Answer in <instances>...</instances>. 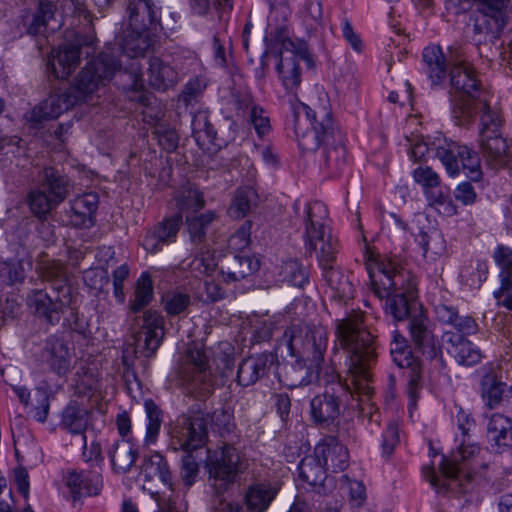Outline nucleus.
<instances>
[{
    "instance_id": "f257e3e1",
    "label": "nucleus",
    "mask_w": 512,
    "mask_h": 512,
    "mask_svg": "<svg viewBox=\"0 0 512 512\" xmlns=\"http://www.w3.org/2000/svg\"><path fill=\"white\" fill-rule=\"evenodd\" d=\"M336 337L347 355L349 381L342 384L336 375V386L342 391L370 399L373 394L371 369L377 358V344L375 336L364 325L363 313L354 312L339 320Z\"/></svg>"
},
{
    "instance_id": "f03ea898",
    "label": "nucleus",
    "mask_w": 512,
    "mask_h": 512,
    "mask_svg": "<svg viewBox=\"0 0 512 512\" xmlns=\"http://www.w3.org/2000/svg\"><path fill=\"white\" fill-rule=\"evenodd\" d=\"M329 107L326 100L312 106L295 101L292 103L294 132L302 149L314 150L323 144L325 165L337 172L346 162L344 136L329 127Z\"/></svg>"
},
{
    "instance_id": "7ed1b4c3",
    "label": "nucleus",
    "mask_w": 512,
    "mask_h": 512,
    "mask_svg": "<svg viewBox=\"0 0 512 512\" xmlns=\"http://www.w3.org/2000/svg\"><path fill=\"white\" fill-rule=\"evenodd\" d=\"M369 275L374 294L387 299V312L397 321L404 320L416 295V281L411 272L396 259L386 257L369 268Z\"/></svg>"
},
{
    "instance_id": "20e7f679",
    "label": "nucleus",
    "mask_w": 512,
    "mask_h": 512,
    "mask_svg": "<svg viewBox=\"0 0 512 512\" xmlns=\"http://www.w3.org/2000/svg\"><path fill=\"white\" fill-rule=\"evenodd\" d=\"M450 82L457 95L453 100L452 115L457 125H469L476 116V106L487 107V93L473 66L458 49L450 50Z\"/></svg>"
},
{
    "instance_id": "39448f33",
    "label": "nucleus",
    "mask_w": 512,
    "mask_h": 512,
    "mask_svg": "<svg viewBox=\"0 0 512 512\" xmlns=\"http://www.w3.org/2000/svg\"><path fill=\"white\" fill-rule=\"evenodd\" d=\"M120 63L109 53H101L89 61L65 90L75 106L94 104L100 90L112 79Z\"/></svg>"
},
{
    "instance_id": "423d86ee",
    "label": "nucleus",
    "mask_w": 512,
    "mask_h": 512,
    "mask_svg": "<svg viewBox=\"0 0 512 512\" xmlns=\"http://www.w3.org/2000/svg\"><path fill=\"white\" fill-rule=\"evenodd\" d=\"M177 375L182 385L199 397L210 395L215 388V377L208 350L198 343L188 345L177 364Z\"/></svg>"
},
{
    "instance_id": "0eeeda50",
    "label": "nucleus",
    "mask_w": 512,
    "mask_h": 512,
    "mask_svg": "<svg viewBox=\"0 0 512 512\" xmlns=\"http://www.w3.org/2000/svg\"><path fill=\"white\" fill-rule=\"evenodd\" d=\"M476 115H480V148L486 164L493 169L508 165L511 155L507 141L502 137V118L496 109H492L487 97V107L476 106Z\"/></svg>"
},
{
    "instance_id": "6e6552de",
    "label": "nucleus",
    "mask_w": 512,
    "mask_h": 512,
    "mask_svg": "<svg viewBox=\"0 0 512 512\" xmlns=\"http://www.w3.org/2000/svg\"><path fill=\"white\" fill-rule=\"evenodd\" d=\"M289 350L293 356H298L310 368L319 370L327 349V330L321 325L296 324L291 325L284 334Z\"/></svg>"
},
{
    "instance_id": "1a4fd4ad",
    "label": "nucleus",
    "mask_w": 512,
    "mask_h": 512,
    "mask_svg": "<svg viewBox=\"0 0 512 512\" xmlns=\"http://www.w3.org/2000/svg\"><path fill=\"white\" fill-rule=\"evenodd\" d=\"M305 238L310 250L318 252L322 267L333 264L337 254V240L325 233L324 220L328 212L321 202H314L307 209Z\"/></svg>"
},
{
    "instance_id": "9d476101",
    "label": "nucleus",
    "mask_w": 512,
    "mask_h": 512,
    "mask_svg": "<svg viewBox=\"0 0 512 512\" xmlns=\"http://www.w3.org/2000/svg\"><path fill=\"white\" fill-rule=\"evenodd\" d=\"M247 467V460L234 446L228 444L215 450L207 459L211 485L218 494L225 491Z\"/></svg>"
},
{
    "instance_id": "9b49d317",
    "label": "nucleus",
    "mask_w": 512,
    "mask_h": 512,
    "mask_svg": "<svg viewBox=\"0 0 512 512\" xmlns=\"http://www.w3.org/2000/svg\"><path fill=\"white\" fill-rule=\"evenodd\" d=\"M134 354L149 358L155 354L164 337V321L155 310H146L142 316L132 318Z\"/></svg>"
},
{
    "instance_id": "f8f14e48",
    "label": "nucleus",
    "mask_w": 512,
    "mask_h": 512,
    "mask_svg": "<svg viewBox=\"0 0 512 512\" xmlns=\"http://www.w3.org/2000/svg\"><path fill=\"white\" fill-rule=\"evenodd\" d=\"M436 157L445 166L450 176H456L460 172L459 161L463 170L467 171V177L472 181H479L482 178L480 158L478 154L466 145L456 142H449L444 146L436 148Z\"/></svg>"
},
{
    "instance_id": "ddd939ff",
    "label": "nucleus",
    "mask_w": 512,
    "mask_h": 512,
    "mask_svg": "<svg viewBox=\"0 0 512 512\" xmlns=\"http://www.w3.org/2000/svg\"><path fill=\"white\" fill-rule=\"evenodd\" d=\"M207 421L200 411L180 416L171 430V445L184 451L200 448L207 436Z\"/></svg>"
},
{
    "instance_id": "4468645a",
    "label": "nucleus",
    "mask_w": 512,
    "mask_h": 512,
    "mask_svg": "<svg viewBox=\"0 0 512 512\" xmlns=\"http://www.w3.org/2000/svg\"><path fill=\"white\" fill-rule=\"evenodd\" d=\"M54 297L43 290H34L28 295L27 305L39 317L49 323L60 320L63 308L72 303L71 289L67 285H60L54 291Z\"/></svg>"
},
{
    "instance_id": "2eb2a0df",
    "label": "nucleus",
    "mask_w": 512,
    "mask_h": 512,
    "mask_svg": "<svg viewBox=\"0 0 512 512\" xmlns=\"http://www.w3.org/2000/svg\"><path fill=\"white\" fill-rule=\"evenodd\" d=\"M92 37L76 36L75 43H64L52 49L48 67L58 79H66L80 63V48L93 45Z\"/></svg>"
},
{
    "instance_id": "dca6fc26",
    "label": "nucleus",
    "mask_w": 512,
    "mask_h": 512,
    "mask_svg": "<svg viewBox=\"0 0 512 512\" xmlns=\"http://www.w3.org/2000/svg\"><path fill=\"white\" fill-rule=\"evenodd\" d=\"M478 14L475 17L474 29L477 33H485L493 38L499 36L508 18L509 0H477Z\"/></svg>"
},
{
    "instance_id": "f3484780",
    "label": "nucleus",
    "mask_w": 512,
    "mask_h": 512,
    "mask_svg": "<svg viewBox=\"0 0 512 512\" xmlns=\"http://www.w3.org/2000/svg\"><path fill=\"white\" fill-rule=\"evenodd\" d=\"M313 454L327 470L340 472L349 466V452L336 436L327 435L315 446Z\"/></svg>"
},
{
    "instance_id": "a211bd4d",
    "label": "nucleus",
    "mask_w": 512,
    "mask_h": 512,
    "mask_svg": "<svg viewBox=\"0 0 512 512\" xmlns=\"http://www.w3.org/2000/svg\"><path fill=\"white\" fill-rule=\"evenodd\" d=\"M30 35H46L61 27V20L56 17V5L51 1H40L37 10L24 20Z\"/></svg>"
},
{
    "instance_id": "6ab92c4d",
    "label": "nucleus",
    "mask_w": 512,
    "mask_h": 512,
    "mask_svg": "<svg viewBox=\"0 0 512 512\" xmlns=\"http://www.w3.org/2000/svg\"><path fill=\"white\" fill-rule=\"evenodd\" d=\"M278 481H258L248 486L244 500L249 512H265L280 491Z\"/></svg>"
},
{
    "instance_id": "aec40b11",
    "label": "nucleus",
    "mask_w": 512,
    "mask_h": 512,
    "mask_svg": "<svg viewBox=\"0 0 512 512\" xmlns=\"http://www.w3.org/2000/svg\"><path fill=\"white\" fill-rule=\"evenodd\" d=\"M182 223L181 213L165 218L155 226L153 235L144 240V248L151 253H156L162 249L163 245L175 242Z\"/></svg>"
},
{
    "instance_id": "412c9836",
    "label": "nucleus",
    "mask_w": 512,
    "mask_h": 512,
    "mask_svg": "<svg viewBox=\"0 0 512 512\" xmlns=\"http://www.w3.org/2000/svg\"><path fill=\"white\" fill-rule=\"evenodd\" d=\"M236 107L259 137L268 135L272 129L267 111L258 105L250 94L237 97Z\"/></svg>"
},
{
    "instance_id": "4be33fe9",
    "label": "nucleus",
    "mask_w": 512,
    "mask_h": 512,
    "mask_svg": "<svg viewBox=\"0 0 512 512\" xmlns=\"http://www.w3.org/2000/svg\"><path fill=\"white\" fill-rule=\"evenodd\" d=\"M129 27L153 32L160 25L159 11L152 0H132L128 6Z\"/></svg>"
},
{
    "instance_id": "5701e85b",
    "label": "nucleus",
    "mask_w": 512,
    "mask_h": 512,
    "mask_svg": "<svg viewBox=\"0 0 512 512\" xmlns=\"http://www.w3.org/2000/svg\"><path fill=\"white\" fill-rule=\"evenodd\" d=\"M74 106L66 91L51 94L32 109L29 120L34 123L53 120Z\"/></svg>"
},
{
    "instance_id": "b1692460",
    "label": "nucleus",
    "mask_w": 512,
    "mask_h": 512,
    "mask_svg": "<svg viewBox=\"0 0 512 512\" xmlns=\"http://www.w3.org/2000/svg\"><path fill=\"white\" fill-rule=\"evenodd\" d=\"M311 417L315 424L329 426L340 415V400L335 394L334 388L332 392L328 390L321 395L315 396L310 403Z\"/></svg>"
},
{
    "instance_id": "393cba45",
    "label": "nucleus",
    "mask_w": 512,
    "mask_h": 512,
    "mask_svg": "<svg viewBox=\"0 0 512 512\" xmlns=\"http://www.w3.org/2000/svg\"><path fill=\"white\" fill-rule=\"evenodd\" d=\"M99 204L96 193L89 192L75 197L70 202V223L75 227H89L94 224Z\"/></svg>"
},
{
    "instance_id": "a878e982",
    "label": "nucleus",
    "mask_w": 512,
    "mask_h": 512,
    "mask_svg": "<svg viewBox=\"0 0 512 512\" xmlns=\"http://www.w3.org/2000/svg\"><path fill=\"white\" fill-rule=\"evenodd\" d=\"M481 397L486 406L493 409L512 398V386L507 385L494 372L489 371L481 380Z\"/></svg>"
},
{
    "instance_id": "bb28decb",
    "label": "nucleus",
    "mask_w": 512,
    "mask_h": 512,
    "mask_svg": "<svg viewBox=\"0 0 512 512\" xmlns=\"http://www.w3.org/2000/svg\"><path fill=\"white\" fill-rule=\"evenodd\" d=\"M66 483L74 494L88 496L98 495L103 486L102 476L97 471L71 470L68 472Z\"/></svg>"
},
{
    "instance_id": "cd10ccee",
    "label": "nucleus",
    "mask_w": 512,
    "mask_h": 512,
    "mask_svg": "<svg viewBox=\"0 0 512 512\" xmlns=\"http://www.w3.org/2000/svg\"><path fill=\"white\" fill-rule=\"evenodd\" d=\"M89 412L82 404L72 401L62 413L61 425L70 433L80 436L83 447H86L84 432L88 426Z\"/></svg>"
},
{
    "instance_id": "c85d7f7f",
    "label": "nucleus",
    "mask_w": 512,
    "mask_h": 512,
    "mask_svg": "<svg viewBox=\"0 0 512 512\" xmlns=\"http://www.w3.org/2000/svg\"><path fill=\"white\" fill-rule=\"evenodd\" d=\"M447 344L448 353L460 364L472 366L479 363L483 357L482 352L467 338L459 334H451Z\"/></svg>"
},
{
    "instance_id": "c756f323",
    "label": "nucleus",
    "mask_w": 512,
    "mask_h": 512,
    "mask_svg": "<svg viewBox=\"0 0 512 512\" xmlns=\"http://www.w3.org/2000/svg\"><path fill=\"white\" fill-rule=\"evenodd\" d=\"M271 358L268 354H260L244 359L237 371V383L243 387L254 384L267 372Z\"/></svg>"
},
{
    "instance_id": "7c9ffc66",
    "label": "nucleus",
    "mask_w": 512,
    "mask_h": 512,
    "mask_svg": "<svg viewBox=\"0 0 512 512\" xmlns=\"http://www.w3.org/2000/svg\"><path fill=\"white\" fill-rule=\"evenodd\" d=\"M155 42L153 32L143 31L142 29H129L125 32L122 40L123 52L131 57H141L153 46Z\"/></svg>"
},
{
    "instance_id": "2f4dec72",
    "label": "nucleus",
    "mask_w": 512,
    "mask_h": 512,
    "mask_svg": "<svg viewBox=\"0 0 512 512\" xmlns=\"http://www.w3.org/2000/svg\"><path fill=\"white\" fill-rule=\"evenodd\" d=\"M258 268V261L248 256L233 255L225 260L220 273L225 281H239L257 271Z\"/></svg>"
},
{
    "instance_id": "473e14b6",
    "label": "nucleus",
    "mask_w": 512,
    "mask_h": 512,
    "mask_svg": "<svg viewBox=\"0 0 512 512\" xmlns=\"http://www.w3.org/2000/svg\"><path fill=\"white\" fill-rule=\"evenodd\" d=\"M488 439L498 452L512 447V422L502 414H494L488 424Z\"/></svg>"
},
{
    "instance_id": "72a5a7b5",
    "label": "nucleus",
    "mask_w": 512,
    "mask_h": 512,
    "mask_svg": "<svg viewBox=\"0 0 512 512\" xmlns=\"http://www.w3.org/2000/svg\"><path fill=\"white\" fill-rule=\"evenodd\" d=\"M178 80V74L173 67L158 57L149 60L148 82L158 90L172 87Z\"/></svg>"
},
{
    "instance_id": "f704fd0d",
    "label": "nucleus",
    "mask_w": 512,
    "mask_h": 512,
    "mask_svg": "<svg viewBox=\"0 0 512 512\" xmlns=\"http://www.w3.org/2000/svg\"><path fill=\"white\" fill-rule=\"evenodd\" d=\"M40 189L58 205L69 195L68 180L52 167L43 170Z\"/></svg>"
},
{
    "instance_id": "c9c22d12",
    "label": "nucleus",
    "mask_w": 512,
    "mask_h": 512,
    "mask_svg": "<svg viewBox=\"0 0 512 512\" xmlns=\"http://www.w3.org/2000/svg\"><path fill=\"white\" fill-rule=\"evenodd\" d=\"M140 475L143 476L144 481H151L159 478L168 488L173 492L172 475L168 468L167 462L164 457L159 453H154L144 459L141 466Z\"/></svg>"
},
{
    "instance_id": "e433bc0d",
    "label": "nucleus",
    "mask_w": 512,
    "mask_h": 512,
    "mask_svg": "<svg viewBox=\"0 0 512 512\" xmlns=\"http://www.w3.org/2000/svg\"><path fill=\"white\" fill-rule=\"evenodd\" d=\"M327 471L328 470L314 454L305 456L299 464V476L301 480L311 487L316 488L318 491L323 487Z\"/></svg>"
},
{
    "instance_id": "4c0bfd02",
    "label": "nucleus",
    "mask_w": 512,
    "mask_h": 512,
    "mask_svg": "<svg viewBox=\"0 0 512 512\" xmlns=\"http://www.w3.org/2000/svg\"><path fill=\"white\" fill-rule=\"evenodd\" d=\"M423 61L427 66L428 74L434 84H440L446 77L447 63L442 49L431 45L423 51Z\"/></svg>"
},
{
    "instance_id": "58836bf2",
    "label": "nucleus",
    "mask_w": 512,
    "mask_h": 512,
    "mask_svg": "<svg viewBox=\"0 0 512 512\" xmlns=\"http://www.w3.org/2000/svg\"><path fill=\"white\" fill-rule=\"evenodd\" d=\"M444 481L438 478L435 474L434 468L426 466L423 468V474L425 478L439 491H445L448 489L445 481H454L462 473L463 467L459 465L458 460L444 458L440 466Z\"/></svg>"
},
{
    "instance_id": "ea45409f",
    "label": "nucleus",
    "mask_w": 512,
    "mask_h": 512,
    "mask_svg": "<svg viewBox=\"0 0 512 512\" xmlns=\"http://www.w3.org/2000/svg\"><path fill=\"white\" fill-rule=\"evenodd\" d=\"M138 456V449L132 443L117 442L110 455L113 470L116 473H127L135 464Z\"/></svg>"
},
{
    "instance_id": "a19ab883",
    "label": "nucleus",
    "mask_w": 512,
    "mask_h": 512,
    "mask_svg": "<svg viewBox=\"0 0 512 512\" xmlns=\"http://www.w3.org/2000/svg\"><path fill=\"white\" fill-rule=\"evenodd\" d=\"M277 71L280 74L285 89L294 93L301 83L298 57L293 54L289 56L281 55L277 65Z\"/></svg>"
},
{
    "instance_id": "79ce46f5",
    "label": "nucleus",
    "mask_w": 512,
    "mask_h": 512,
    "mask_svg": "<svg viewBox=\"0 0 512 512\" xmlns=\"http://www.w3.org/2000/svg\"><path fill=\"white\" fill-rule=\"evenodd\" d=\"M153 299V282L149 274L143 273L136 282L129 302L130 313L136 314L147 307Z\"/></svg>"
},
{
    "instance_id": "37998d69",
    "label": "nucleus",
    "mask_w": 512,
    "mask_h": 512,
    "mask_svg": "<svg viewBox=\"0 0 512 512\" xmlns=\"http://www.w3.org/2000/svg\"><path fill=\"white\" fill-rule=\"evenodd\" d=\"M50 365L58 374L68 372L72 355L67 344L60 338L51 337L49 339Z\"/></svg>"
},
{
    "instance_id": "c03bdc74",
    "label": "nucleus",
    "mask_w": 512,
    "mask_h": 512,
    "mask_svg": "<svg viewBox=\"0 0 512 512\" xmlns=\"http://www.w3.org/2000/svg\"><path fill=\"white\" fill-rule=\"evenodd\" d=\"M192 130L194 137L200 145L211 143L214 146L221 147L225 141L217 136V131L208 119L205 113H198L192 120Z\"/></svg>"
},
{
    "instance_id": "a18cd8bd",
    "label": "nucleus",
    "mask_w": 512,
    "mask_h": 512,
    "mask_svg": "<svg viewBox=\"0 0 512 512\" xmlns=\"http://www.w3.org/2000/svg\"><path fill=\"white\" fill-rule=\"evenodd\" d=\"M324 279L328 286L335 292V296L340 299L350 298L353 295V286L349 279L344 276L342 271L333 266V264L324 266Z\"/></svg>"
},
{
    "instance_id": "49530a36",
    "label": "nucleus",
    "mask_w": 512,
    "mask_h": 512,
    "mask_svg": "<svg viewBox=\"0 0 512 512\" xmlns=\"http://www.w3.org/2000/svg\"><path fill=\"white\" fill-rule=\"evenodd\" d=\"M257 193L253 188H239L235 192L233 201L228 209V214L234 219L245 217L257 202Z\"/></svg>"
},
{
    "instance_id": "de8ad7c7",
    "label": "nucleus",
    "mask_w": 512,
    "mask_h": 512,
    "mask_svg": "<svg viewBox=\"0 0 512 512\" xmlns=\"http://www.w3.org/2000/svg\"><path fill=\"white\" fill-rule=\"evenodd\" d=\"M278 280L302 288L308 283V272L297 260L284 261L277 268Z\"/></svg>"
},
{
    "instance_id": "09e8293b",
    "label": "nucleus",
    "mask_w": 512,
    "mask_h": 512,
    "mask_svg": "<svg viewBox=\"0 0 512 512\" xmlns=\"http://www.w3.org/2000/svg\"><path fill=\"white\" fill-rule=\"evenodd\" d=\"M30 212L39 220H46L50 212L58 206L45 191L40 188L31 189L26 197Z\"/></svg>"
},
{
    "instance_id": "8fccbe9b",
    "label": "nucleus",
    "mask_w": 512,
    "mask_h": 512,
    "mask_svg": "<svg viewBox=\"0 0 512 512\" xmlns=\"http://www.w3.org/2000/svg\"><path fill=\"white\" fill-rule=\"evenodd\" d=\"M214 211H207L197 216H186L187 229L194 244H201L205 240L207 227L216 219Z\"/></svg>"
},
{
    "instance_id": "3c124183",
    "label": "nucleus",
    "mask_w": 512,
    "mask_h": 512,
    "mask_svg": "<svg viewBox=\"0 0 512 512\" xmlns=\"http://www.w3.org/2000/svg\"><path fill=\"white\" fill-rule=\"evenodd\" d=\"M178 213L185 210H193L194 212L201 210L205 206L203 193L194 186L183 187L175 197Z\"/></svg>"
},
{
    "instance_id": "603ef678",
    "label": "nucleus",
    "mask_w": 512,
    "mask_h": 512,
    "mask_svg": "<svg viewBox=\"0 0 512 512\" xmlns=\"http://www.w3.org/2000/svg\"><path fill=\"white\" fill-rule=\"evenodd\" d=\"M213 363L215 365L213 376L215 377V385L217 384V377L222 380L229 378L234 369L235 357L234 349L229 345H225L222 349L215 353Z\"/></svg>"
},
{
    "instance_id": "864d4df0",
    "label": "nucleus",
    "mask_w": 512,
    "mask_h": 512,
    "mask_svg": "<svg viewBox=\"0 0 512 512\" xmlns=\"http://www.w3.org/2000/svg\"><path fill=\"white\" fill-rule=\"evenodd\" d=\"M409 330L417 348L421 349L432 344L433 335L428 329V318L422 313L411 317Z\"/></svg>"
},
{
    "instance_id": "5fc2aeb1",
    "label": "nucleus",
    "mask_w": 512,
    "mask_h": 512,
    "mask_svg": "<svg viewBox=\"0 0 512 512\" xmlns=\"http://www.w3.org/2000/svg\"><path fill=\"white\" fill-rule=\"evenodd\" d=\"M390 353L393 361L401 368L409 367L414 363V357L407 340L397 330L393 332Z\"/></svg>"
},
{
    "instance_id": "6e6d98bb",
    "label": "nucleus",
    "mask_w": 512,
    "mask_h": 512,
    "mask_svg": "<svg viewBox=\"0 0 512 512\" xmlns=\"http://www.w3.org/2000/svg\"><path fill=\"white\" fill-rule=\"evenodd\" d=\"M145 410L148 419L145 439L146 442L153 443L159 434L163 414L152 400L145 401Z\"/></svg>"
},
{
    "instance_id": "4d7b16f0",
    "label": "nucleus",
    "mask_w": 512,
    "mask_h": 512,
    "mask_svg": "<svg viewBox=\"0 0 512 512\" xmlns=\"http://www.w3.org/2000/svg\"><path fill=\"white\" fill-rule=\"evenodd\" d=\"M495 263L500 268V282L512 281V248L500 245L493 254Z\"/></svg>"
},
{
    "instance_id": "13d9d810",
    "label": "nucleus",
    "mask_w": 512,
    "mask_h": 512,
    "mask_svg": "<svg viewBox=\"0 0 512 512\" xmlns=\"http://www.w3.org/2000/svg\"><path fill=\"white\" fill-rule=\"evenodd\" d=\"M75 388L77 393L85 395L88 393H101V380L90 369L82 368L81 372L77 373L75 381Z\"/></svg>"
},
{
    "instance_id": "bf43d9fd",
    "label": "nucleus",
    "mask_w": 512,
    "mask_h": 512,
    "mask_svg": "<svg viewBox=\"0 0 512 512\" xmlns=\"http://www.w3.org/2000/svg\"><path fill=\"white\" fill-rule=\"evenodd\" d=\"M165 311L169 315L182 313L190 304V296L181 292H167L162 297Z\"/></svg>"
},
{
    "instance_id": "052dcab7",
    "label": "nucleus",
    "mask_w": 512,
    "mask_h": 512,
    "mask_svg": "<svg viewBox=\"0 0 512 512\" xmlns=\"http://www.w3.org/2000/svg\"><path fill=\"white\" fill-rule=\"evenodd\" d=\"M454 328L452 331L444 333L446 343H449V336L451 334H459L461 338H467L478 331V325L472 317L457 316L455 322L451 324Z\"/></svg>"
},
{
    "instance_id": "680f3d73",
    "label": "nucleus",
    "mask_w": 512,
    "mask_h": 512,
    "mask_svg": "<svg viewBox=\"0 0 512 512\" xmlns=\"http://www.w3.org/2000/svg\"><path fill=\"white\" fill-rule=\"evenodd\" d=\"M41 277L47 280L62 279L65 277V267L57 260L41 261L38 265Z\"/></svg>"
},
{
    "instance_id": "e2e57ef3",
    "label": "nucleus",
    "mask_w": 512,
    "mask_h": 512,
    "mask_svg": "<svg viewBox=\"0 0 512 512\" xmlns=\"http://www.w3.org/2000/svg\"><path fill=\"white\" fill-rule=\"evenodd\" d=\"M83 280L87 286L94 290H102L109 283V276L102 268H91L84 272Z\"/></svg>"
},
{
    "instance_id": "0e129e2a",
    "label": "nucleus",
    "mask_w": 512,
    "mask_h": 512,
    "mask_svg": "<svg viewBox=\"0 0 512 512\" xmlns=\"http://www.w3.org/2000/svg\"><path fill=\"white\" fill-rule=\"evenodd\" d=\"M413 176L414 180L425 188H435L440 185L438 174L428 166L415 169Z\"/></svg>"
},
{
    "instance_id": "69168bd1",
    "label": "nucleus",
    "mask_w": 512,
    "mask_h": 512,
    "mask_svg": "<svg viewBox=\"0 0 512 512\" xmlns=\"http://www.w3.org/2000/svg\"><path fill=\"white\" fill-rule=\"evenodd\" d=\"M408 377V395L413 405L416 404L418 398V390L420 388L421 373L420 368L415 362L411 366L406 367Z\"/></svg>"
},
{
    "instance_id": "338daca9",
    "label": "nucleus",
    "mask_w": 512,
    "mask_h": 512,
    "mask_svg": "<svg viewBox=\"0 0 512 512\" xmlns=\"http://www.w3.org/2000/svg\"><path fill=\"white\" fill-rule=\"evenodd\" d=\"M198 470V464L192 455L187 454L183 457L181 466V478L185 486L190 487L194 483L195 477L198 474Z\"/></svg>"
},
{
    "instance_id": "774afa93",
    "label": "nucleus",
    "mask_w": 512,
    "mask_h": 512,
    "mask_svg": "<svg viewBox=\"0 0 512 512\" xmlns=\"http://www.w3.org/2000/svg\"><path fill=\"white\" fill-rule=\"evenodd\" d=\"M497 305L512 311V281L500 282V287L494 292Z\"/></svg>"
}]
</instances>
